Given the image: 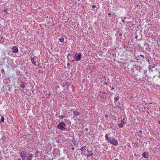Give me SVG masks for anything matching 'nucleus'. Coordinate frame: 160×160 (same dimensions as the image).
Masks as SVG:
<instances>
[{
	"instance_id": "obj_30",
	"label": "nucleus",
	"mask_w": 160,
	"mask_h": 160,
	"mask_svg": "<svg viewBox=\"0 0 160 160\" xmlns=\"http://www.w3.org/2000/svg\"><path fill=\"white\" fill-rule=\"evenodd\" d=\"M72 55H71V54H68V56L67 57V58H68V56H72Z\"/></svg>"
},
{
	"instance_id": "obj_2",
	"label": "nucleus",
	"mask_w": 160,
	"mask_h": 160,
	"mask_svg": "<svg viewBox=\"0 0 160 160\" xmlns=\"http://www.w3.org/2000/svg\"><path fill=\"white\" fill-rule=\"evenodd\" d=\"M66 125L64 122H60L57 125L58 128L62 130H63L65 129V127Z\"/></svg>"
},
{
	"instance_id": "obj_13",
	"label": "nucleus",
	"mask_w": 160,
	"mask_h": 160,
	"mask_svg": "<svg viewBox=\"0 0 160 160\" xmlns=\"http://www.w3.org/2000/svg\"><path fill=\"white\" fill-rule=\"evenodd\" d=\"M26 85V84L25 82H21V83L20 84V87L22 88L23 89H24L25 88V86Z\"/></svg>"
},
{
	"instance_id": "obj_33",
	"label": "nucleus",
	"mask_w": 160,
	"mask_h": 160,
	"mask_svg": "<svg viewBox=\"0 0 160 160\" xmlns=\"http://www.w3.org/2000/svg\"><path fill=\"white\" fill-rule=\"evenodd\" d=\"M152 104V102H149L148 104H148Z\"/></svg>"
},
{
	"instance_id": "obj_43",
	"label": "nucleus",
	"mask_w": 160,
	"mask_h": 160,
	"mask_svg": "<svg viewBox=\"0 0 160 160\" xmlns=\"http://www.w3.org/2000/svg\"><path fill=\"white\" fill-rule=\"evenodd\" d=\"M136 6H137V7H138L139 6V5H136Z\"/></svg>"
},
{
	"instance_id": "obj_11",
	"label": "nucleus",
	"mask_w": 160,
	"mask_h": 160,
	"mask_svg": "<svg viewBox=\"0 0 160 160\" xmlns=\"http://www.w3.org/2000/svg\"><path fill=\"white\" fill-rule=\"evenodd\" d=\"M7 60H8L7 63H8L9 66L8 67H9L10 66H12V64L13 63V61L12 60H9V57H8V58H7Z\"/></svg>"
},
{
	"instance_id": "obj_20",
	"label": "nucleus",
	"mask_w": 160,
	"mask_h": 160,
	"mask_svg": "<svg viewBox=\"0 0 160 160\" xmlns=\"http://www.w3.org/2000/svg\"><path fill=\"white\" fill-rule=\"evenodd\" d=\"M64 117L65 116L63 115H59L58 116V118L59 119H62L63 118H64Z\"/></svg>"
},
{
	"instance_id": "obj_46",
	"label": "nucleus",
	"mask_w": 160,
	"mask_h": 160,
	"mask_svg": "<svg viewBox=\"0 0 160 160\" xmlns=\"http://www.w3.org/2000/svg\"><path fill=\"white\" fill-rule=\"evenodd\" d=\"M18 160H21L20 158H19V159H18Z\"/></svg>"
},
{
	"instance_id": "obj_10",
	"label": "nucleus",
	"mask_w": 160,
	"mask_h": 160,
	"mask_svg": "<svg viewBox=\"0 0 160 160\" xmlns=\"http://www.w3.org/2000/svg\"><path fill=\"white\" fill-rule=\"evenodd\" d=\"M26 155V152L25 151H22L20 153V156L22 157V159H23L24 157H25Z\"/></svg>"
},
{
	"instance_id": "obj_18",
	"label": "nucleus",
	"mask_w": 160,
	"mask_h": 160,
	"mask_svg": "<svg viewBox=\"0 0 160 160\" xmlns=\"http://www.w3.org/2000/svg\"><path fill=\"white\" fill-rule=\"evenodd\" d=\"M140 57H141L142 58H144V56L142 55H140V56H138V57H136V59L138 60V58H140Z\"/></svg>"
},
{
	"instance_id": "obj_42",
	"label": "nucleus",
	"mask_w": 160,
	"mask_h": 160,
	"mask_svg": "<svg viewBox=\"0 0 160 160\" xmlns=\"http://www.w3.org/2000/svg\"><path fill=\"white\" fill-rule=\"evenodd\" d=\"M74 61L73 60H72L71 61V62H74Z\"/></svg>"
},
{
	"instance_id": "obj_8",
	"label": "nucleus",
	"mask_w": 160,
	"mask_h": 160,
	"mask_svg": "<svg viewBox=\"0 0 160 160\" xmlns=\"http://www.w3.org/2000/svg\"><path fill=\"white\" fill-rule=\"evenodd\" d=\"M142 157L146 158H147L149 156V153L147 152H144L142 154Z\"/></svg>"
},
{
	"instance_id": "obj_48",
	"label": "nucleus",
	"mask_w": 160,
	"mask_h": 160,
	"mask_svg": "<svg viewBox=\"0 0 160 160\" xmlns=\"http://www.w3.org/2000/svg\"><path fill=\"white\" fill-rule=\"evenodd\" d=\"M138 136H140V134H138Z\"/></svg>"
},
{
	"instance_id": "obj_47",
	"label": "nucleus",
	"mask_w": 160,
	"mask_h": 160,
	"mask_svg": "<svg viewBox=\"0 0 160 160\" xmlns=\"http://www.w3.org/2000/svg\"><path fill=\"white\" fill-rule=\"evenodd\" d=\"M157 2L158 3H160V2Z\"/></svg>"
},
{
	"instance_id": "obj_35",
	"label": "nucleus",
	"mask_w": 160,
	"mask_h": 160,
	"mask_svg": "<svg viewBox=\"0 0 160 160\" xmlns=\"http://www.w3.org/2000/svg\"><path fill=\"white\" fill-rule=\"evenodd\" d=\"M108 15H109V16H110L111 15V14L110 13H109L108 14Z\"/></svg>"
},
{
	"instance_id": "obj_24",
	"label": "nucleus",
	"mask_w": 160,
	"mask_h": 160,
	"mask_svg": "<svg viewBox=\"0 0 160 160\" xmlns=\"http://www.w3.org/2000/svg\"><path fill=\"white\" fill-rule=\"evenodd\" d=\"M96 5H93L92 6V8L93 9H94L96 8Z\"/></svg>"
},
{
	"instance_id": "obj_26",
	"label": "nucleus",
	"mask_w": 160,
	"mask_h": 160,
	"mask_svg": "<svg viewBox=\"0 0 160 160\" xmlns=\"http://www.w3.org/2000/svg\"><path fill=\"white\" fill-rule=\"evenodd\" d=\"M3 11L4 12H6V13H7V12L6 9H4L3 10Z\"/></svg>"
},
{
	"instance_id": "obj_29",
	"label": "nucleus",
	"mask_w": 160,
	"mask_h": 160,
	"mask_svg": "<svg viewBox=\"0 0 160 160\" xmlns=\"http://www.w3.org/2000/svg\"><path fill=\"white\" fill-rule=\"evenodd\" d=\"M119 36H122V34L121 32L119 34Z\"/></svg>"
},
{
	"instance_id": "obj_52",
	"label": "nucleus",
	"mask_w": 160,
	"mask_h": 160,
	"mask_svg": "<svg viewBox=\"0 0 160 160\" xmlns=\"http://www.w3.org/2000/svg\"><path fill=\"white\" fill-rule=\"evenodd\" d=\"M77 160H78L77 159Z\"/></svg>"
},
{
	"instance_id": "obj_50",
	"label": "nucleus",
	"mask_w": 160,
	"mask_h": 160,
	"mask_svg": "<svg viewBox=\"0 0 160 160\" xmlns=\"http://www.w3.org/2000/svg\"><path fill=\"white\" fill-rule=\"evenodd\" d=\"M103 94H105V92H103Z\"/></svg>"
},
{
	"instance_id": "obj_25",
	"label": "nucleus",
	"mask_w": 160,
	"mask_h": 160,
	"mask_svg": "<svg viewBox=\"0 0 160 160\" xmlns=\"http://www.w3.org/2000/svg\"><path fill=\"white\" fill-rule=\"evenodd\" d=\"M142 132V130H140L139 131V132H138V133H139V134H141Z\"/></svg>"
},
{
	"instance_id": "obj_5",
	"label": "nucleus",
	"mask_w": 160,
	"mask_h": 160,
	"mask_svg": "<svg viewBox=\"0 0 160 160\" xmlns=\"http://www.w3.org/2000/svg\"><path fill=\"white\" fill-rule=\"evenodd\" d=\"M125 118H124L122 120H121V122L120 123H118V127L119 128H122L123 127V126L125 123Z\"/></svg>"
},
{
	"instance_id": "obj_19",
	"label": "nucleus",
	"mask_w": 160,
	"mask_h": 160,
	"mask_svg": "<svg viewBox=\"0 0 160 160\" xmlns=\"http://www.w3.org/2000/svg\"><path fill=\"white\" fill-rule=\"evenodd\" d=\"M65 85L67 87H69L70 85V83L69 82H66L65 83Z\"/></svg>"
},
{
	"instance_id": "obj_21",
	"label": "nucleus",
	"mask_w": 160,
	"mask_h": 160,
	"mask_svg": "<svg viewBox=\"0 0 160 160\" xmlns=\"http://www.w3.org/2000/svg\"><path fill=\"white\" fill-rule=\"evenodd\" d=\"M6 137L5 136H3L2 137V138H1V139L3 140H4L5 139H6Z\"/></svg>"
},
{
	"instance_id": "obj_12",
	"label": "nucleus",
	"mask_w": 160,
	"mask_h": 160,
	"mask_svg": "<svg viewBox=\"0 0 160 160\" xmlns=\"http://www.w3.org/2000/svg\"><path fill=\"white\" fill-rule=\"evenodd\" d=\"M74 116H79L80 115V113L78 111H74L73 112Z\"/></svg>"
},
{
	"instance_id": "obj_45",
	"label": "nucleus",
	"mask_w": 160,
	"mask_h": 160,
	"mask_svg": "<svg viewBox=\"0 0 160 160\" xmlns=\"http://www.w3.org/2000/svg\"><path fill=\"white\" fill-rule=\"evenodd\" d=\"M55 116H56V117H58V115H55Z\"/></svg>"
},
{
	"instance_id": "obj_32",
	"label": "nucleus",
	"mask_w": 160,
	"mask_h": 160,
	"mask_svg": "<svg viewBox=\"0 0 160 160\" xmlns=\"http://www.w3.org/2000/svg\"><path fill=\"white\" fill-rule=\"evenodd\" d=\"M128 146L129 147V148H131V146L130 145V144H129L128 145Z\"/></svg>"
},
{
	"instance_id": "obj_27",
	"label": "nucleus",
	"mask_w": 160,
	"mask_h": 160,
	"mask_svg": "<svg viewBox=\"0 0 160 160\" xmlns=\"http://www.w3.org/2000/svg\"><path fill=\"white\" fill-rule=\"evenodd\" d=\"M138 38V35H136L135 36V38H136V39H137Z\"/></svg>"
},
{
	"instance_id": "obj_49",
	"label": "nucleus",
	"mask_w": 160,
	"mask_h": 160,
	"mask_svg": "<svg viewBox=\"0 0 160 160\" xmlns=\"http://www.w3.org/2000/svg\"><path fill=\"white\" fill-rule=\"evenodd\" d=\"M159 110L160 112V108H159Z\"/></svg>"
},
{
	"instance_id": "obj_36",
	"label": "nucleus",
	"mask_w": 160,
	"mask_h": 160,
	"mask_svg": "<svg viewBox=\"0 0 160 160\" xmlns=\"http://www.w3.org/2000/svg\"><path fill=\"white\" fill-rule=\"evenodd\" d=\"M67 65H68V66H69V65H70V63H69V62L68 63H67Z\"/></svg>"
},
{
	"instance_id": "obj_31",
	"label": "nucleus",
	"mask_w": 160,
	"mask_h": 160,
	"mask_svg": "<svg viewBox=\"0 0 160 160\" xmlns=\"http://www.w3.org/2000/svg\"><path fill=\"white\" fill-rule=\"evenodd\" d=\"M146 112L148 114H150L149 112L148 111H147Z\"/></svg>"
},
{
	"instance_id": "obj_4",
	"label": "nucleus",
	"mask_w": 160,
	"mask_h": 160,
	"mask_svg": "<svg viewBox=\"0 0 160 160\" xmlns=\"http://www.w3.org/2000/svg\"><path fill=\"white\" fill-rule=\"evenodd\" d=\"M86 146L82 147L80 149H79L78 150H80L81 151V154L83 155H86L87 154L86 152H85V151L86 150L85 148Z\"/></svg>"
},
{
	"instance_id": "obj_38",
	"label": "nucleus",
	"mask_w": 160,
	"mask_h": 160,
	"mask_svg": "<svg viewBox=\"0 0 160 160\" xmlns=\"http://www.w3.org/2000/svg\"><path fill=\"white\" fill-rule=\"evenodd\" d=\"M74 149V148H72V150H73Z\"/></svg>"
},
{
	"instance_id": "obj_17",
	"label": "nucleus",
	"mask_w": 160,
	"mask_h": 160,
	"mask_svg": "<svg viewBox=\"0 0 160 160\" xmlns=\"http://www.w3.org/2000/svg\"><path fill=\"white\" fill-rule=\"evenodd\" d=\"M105 139L107 141V142L109 140V137H108V135L107 134H106L105 136Z\"/></svg>"
},
{
	"instance_id": "obj_9",
	"label": "nucleus",
	"mask_w": 160,
	"mask_h": 160,
	"mask_svg": "<svg viewBox=\"0 0 160 160\" xmlns=\"http://www.w3.org/2000/svg\"><path fill=\"white\" fill-rule=\"evenodd\" d=\"M12 52L13 53H17L18 52V48L16 46H14L12 49Z\"/></svg>"
},
{
	"instance_id": "obj_51",
	"label": "nucleus",
	"mask_w": 160,
	"mask_h": 160,
	"mask_svg": "<svg viewBox=\"0 0 160 160\" xmlns=\"http://www.w3.org/2000/svg\"><path fill=\"white\" fill-rule=\"evenodd\" d=\"M107 115H105V117H107Z\"/></svg>"
},
{
	"instance_id": "obj_15",
	"label": "nucleus",
	"mask_w": 160,
	"mask_h": 160,
	"mask_svg": "<svg viewBox=\"0 0 160 160\" xmlns=\"http://www.w3.org/2000/svg\"><path fill=\"white\" fill-rule=\"evenodd\" d=\"M6 54L5 52H4L3 55H2V57H3L2 58V59H3V61L5 60L6 58H8L7 57H5Z\"/></svg>"
},
{
	"instance_id": "obj_39",
	"label": "nucleus",
	"mask_w": 160,
	"mask_h": 160,
	"mask_svg": "<svg viewBox=\"0 0 160 160\" xmlns=\"http://www.w3.org/2000/svg\"><path fill=\"white\" fill-rule=\"evenodd\" d=\"M118 31H117V32H116V34H118Z\"/></svg>"
},
{
	"instance_id": "obj_7",
	"label": "nucleus",
	"mask_w": 160,
	"mask_h": 160,
	"mask_svg": "<svg viewBox=\"0 0 160 160\" xmlns=\"http://www.w3.org/2000/svg\"><path fill=\"white\" fill-rule=\"evenodd\" d=\"M87 152H86L87 154L86 156H87V158H88L90 156H91L93 155V153L92 152L91 150H89L88 149L87 150Z\"/></svg>"
},
{
	"instance_id": "obj_40",
	"label": "nucleus",
	"mask_w": 160,
	"mask_h": 160,
	"mask_svg": "<svg viewBox=\"0 0 160 160\" xmlns=\"http://www.w3.org/2000/svg\"><path fill=\"white\" fill-rule=\"evenodd\" d=\"M122 22H124V20H122Z\"/></svg>"
},
{
	"instance_id": "obj_14",
	"label": "nucleus",
	"mask_w": 160,
	"mask_h": 160,
	"mask_svg": "<svg viewBox=\"0 0 160 160\" xmlns=\"http://www.w3.org/2000/svg\"><path fill=\"white\" fill-rule=\"evenodd\" d=\"M119 97L118 95L117 96H116V97H114V101L115 102H117L119 99Z\"/></svg>"
},
{
	"instance_id": "obj_41",
	"label": "nucleus",
	"mask_w": 160,
	"mask_h": 160,
	"mask_svg": "<svg viewBox=\"0 0 160 160\" xmlns=\"http://www.w3.org/2000/svg\"><path fill=\"white\" fill-rule=\"evenodd\" d=\"M158 123L160 125V121H159V120H158Z\"/></svg>"
},
{
	"instance_id": "obj_37",
	"label": "nucleus",
	"mask_w": 160,
	"mask_h": 160,
	"mask_svg": "<svg viewBox=\"0 0 160 160\" xmlns=\"http://www.w3.org/2000/svg\"><path fill=\"white\" fill-rule=\"evenodd\" d=\"M138 144V142H136L135 143V144H136V145H137V144Z\"/></svg>"
},
{
	"instance_id": "obj_28",
	"label": "nucleus",
	"mask_w": 160,
	"mask_h": 160,
	"mask_svg": "<svg viewBox=\"0 0 160 160\" xmlns=\"http://www.w3.org/2000/svg\"><path fill=\"white\" fill-rule=\"evenodd\" d=\"M103 84H104V85H107L108 84V83H107V82H104L103 83Z\"/></svg>"
},
{
	"instance_id": "obj_22",
	"label": "nucleus",
	"mask_w": 160,
	"mask_h": 160,
	"mask_svg": "<svg viewBox=\"0 0 160 160\" xmlns=\"http://www.w3.org/2000/svg\"><path fill=\"white\" fill-rule=\"evenodd\" d=\"M4 118L3 116H2L1 117V122H4Z\"/></svg>"
},
{
	"instance_id": "obj_1",
	"label": "nucleus",
	"mask_w": 160,
	"mask_h": 160,
	"mask_svg": "<svg viewBox=\"0 0 160 160\" xmlns=\"http://www.w3.org/2000/svg\"><path fill=\"white\" fill-rule=\"evenodd\" d=\"M108 143L111 144L115 146H117L118 144V141L112 137H109V139L108 142Z\"/></svg>"
},
{
	"instance_id": "obj_3",
	"label": "nucleus",
	"mask_w": 160,
	"mask_h": 160,
	"mask_svg": "<svg viewBox=\"0 0 160 160\" xmlns=\"http://www.w3.org/2000/svg\"><path fill=\"white\" fill-rule=\"evenodd\" d=\"M82 55L80 53H77L75 54L74 56V58L75 60L76 61H78L81 59Z\"/></svg>"
},
{
	"instance_id": "obj_16",
	"label": "nucleus",
	"mask_w": 160,
	"mask_h": 160,
	"mask_svg": "<svg viewBox=\"0 0 160 160\" xmlns=\"http://www.w3.org/2000/svg\"><path fill=\"white\" fill-rule=\"evenodd\" d=\"M31 61L32 63L34 65H35V62L34 60V58H31Z\"/></svg>"
},
{
	"instance_id": "obj_6",
	"label": "nucleus",
	"mask_w": 160,
	"mask_h": 160,
	"mask_svg": "<svg viewBox=\"0 0 160 160\" xmlns=\"http://www.w3.org/2000/svg\"><path fill=\"white\" fill-rule=\"evenodd\" d=\"M32 154H30L29 156L28 157L27 155L23 159H22V160H32Z\"/></svg>"
},
{
	"instance_id": "obj_34",
	"label": "nucleus",
	"mask_w": 160,
	"mask_h": 160,
	"mask_svg": "<svg viewBox=\"0 0 160 160\" xmlns=\"http://www.w3.org/2000/svg\"><path fill=\"white\" fill-rule=\"evenodd\" d=\"M114 89V88H111V89L112 90H113Z\"/></svg>"
},
{
	"instance_id": "obj_44",
	"label": "nucleus",
	"mask_w": 160,
	"mask_h": 160,
	"mask_svg": "<svg viewBox=\"0 0 160 160\" xmlns=\"http://www.w3.org/2000/svg\"><path fill=\"white\" fill-rule=\"evenodd\" d=\"M86 129V131H88V128H86V129Z\"/></svg>"
},
{
	"instance_id": "obj_23",
	"label": "nucleus",
	"mask_w": 160,
	"mask_h": 160,
	"mask_svg": "<svg viewBox=\"0 0 160 160\" xmlns=\"http://www.w3.org/2000/svg\"><path fill=\"white\" fill-rule=\"evenodd\" d=\"M59 40L60 41V42H62L64 41V38H61L60 39H59Z\"/></svg>"
}]
</instances>
